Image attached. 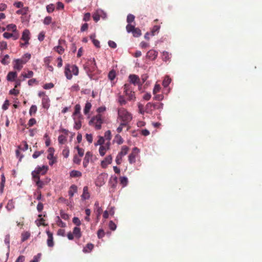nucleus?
<instances>
[{
  "mask_svg": "<svg viewBox=\"0 0 262 262\" xmlns=\"http://www.w3.org/2000/svg\"><path fill=\"white\" fill-rule=\"evenodd\" d=\"M103 123V120L100 114L93 116L89 122V124L95 128L96 130L101 128L102 124Z\"/></svg>",
  "mask_w": 262,
  "mask_h": 262,
  "instance_id": "f257e3e1",
  "label": "nucleus"
},
{
  "mask_svg": "<svg viewBox=\"0 0 262 262\" xmlns=\"http://www.w3.org/2000/svg\"><path fill=\"white\" fill-rule=\"evenodd\" d=\"M118 119L121 121L130 122L132 119V115L126 109L121 107L118 111Z\"/></svg>",
  "mask_w": 262,
  "mask_h": 262,
  "instance_id": "f03ea898",
  "label": "nucleus"
},
{
  "mask_svg": "<svg viewBox=\"0 0 262 262\" xmlns=\"http://www.w3.org/2000/svg\"><path fill=\"white\" fill-rule=\"evenodd\" d=\"M163 104L160 102H148L145 107V112L147 114H151L156 110H160L163 108Z\"/></svg>",
  "mask_w": 262,
  "mask_h": 262,
  "instance_id": "7ed1b4c3",
  "label": "nucleus"
},
{
  "mask_svg": "<svg viewBox=\"0 0 262 262\" xmlns=\"http://www.w3.org/2000/svg\"><path fill=\"white\" fill-rule=\"evenodd\" d=\"M124 93L127 97L128 100H135L136 99L135 92L133 91L130 83H126L124 85Z\"/></svg>",
  "mask_w": 262,
  "mask_h": 262,
  "instance_id": "20e7f679",
  "label": "nucleus"
},
{
  "mask_svg": "<svg viewBox=\"0 0 262 262\" xmlns=\"http://www.w3.org/2000/svg\"><path fill=\"white\" fill-rule=\"evenodd\" d=\"M96 68V63L94 58L90 60L87 63V65L85 67V69L89 75L93 72L95 71Z\"/></svg>",
  "mask_w": 262,
  "mask_h": 262,
  "instance_id": "39448f33",
  "label": "nucleus"
},
{
  "mask_svg": "<svg viewBox=\"0 0 262 262\" xmlns=\"http://www.w3.org/2000/svg\"><path fill=\"white\" fill-rule=\"evenodd\" d=\"M48 167L47 166L36 167L35 170L32 172V177H39V174L43 175L46 173Z\"/></svg>",
  "mask_w": 262,
  "mask_h": 262,
  "instance_id": "423d86ee",
  "label": "nucleus"
},
{
  "mask_svg": "<svg viewBox=\"0 0 262 262\" xmlns=\"http://www.w3.org/2000/svg\"><path fill=\"white\" fill-rule=\"evenodd\" d=\"M27 62V60L24 59H16L14 60L13 68L18 71H20L23 67V64Z\"/></svg>",
  "mask_w": 262,
  "mask_h": 262,
  "instance_id": "0eeeda50",
  "label": "nucleus"
},
{
  "mask_svg": "<svg viewBox=\"0 0 262 262\" xmlns=\"http://www.w3.org/2000/svg\"><path fill=\"white\" fill-rule=\"evenodd\" d=\"M139 152V149L137 147H134L133 149V151L131 154H129L128 156V161L130 164H133L135 163L136 158Z\"/></svg>",
  "mask_w": 262,
  "mask_h": 262,
  "instance_id": "6e6552de",
  "label": "nucleus"
},
{
  "mask_svg": "<svg viewBox=\"0 0 262 262\" xmlns=\"http://www.w3.org/2000/svg\"><path fill=\"white\" fill-rule=\"evenodd\" d=\"M128 78L129 82L134 85H138L139 86H142V83H140V79L138 76L135 74L130 75Z\"/></svg>",
  "mask_w": 262,
  "mask_h": 262,
  "instance_id": "1a4fd4ad",
  "label": "nucleus"
},
{
  "mask_svg": "<svg viewBox=\"0 0 262 262\" xmlns=\"http://www.w3.org/2000/svg\"><path fill=\"white\" fill-rule=\"evenodd\" d=\"M46 233L48 235V239H47L48 246L49 247H53L54 245L53 233L49 230H47Z\"/></svg>",
  "mask_w": 262,
  "mask_h": 262,
  "instance_id": "9d476101",
  "label": "nucleus"
},
{
  "mask_svg": "<svg viewBox=\"0 0 262 262\" xmlns=\"http://www.w3.org/2000/svg\"><path fill=\"white\" fill-rule=\"evenodd\" d=\"M81 106L79 104H77L74 107V112L73 114V117H78V118H83L80 112Z\"/></svg>",
  "mask_w": 262,
  "mask_h": 262,
  "instance_id": "9b49d317",
  "label": "nucleus"
},
{
  "mask_svg": "<svg viewBox=\"0 0 262 262\" xmlns=\"http://www.w3.org/2000/svg\"><path fill=\"white\" fill-rule=\"evenodd\" d=\"M112 160L113 158L111 155L106 156L101 162V167L103 168H106L107 165L112 163Z\"/></svg>",
  "mask_w": 262,
  "mask_h": 262,
  "instance_id": "f8f14e48",
  "label": "nucleus"
},
{
  "mask_svg": "<svg viewBox=\"0 0 262 262\" xmlns=\"http://www.w3.org/2000/svg\"><path fill=\"white\" fill-rule=\"evenodd\" d=\"M92 156L93 155L91 152L87 151L86 152L83 161V166L84 167L86 168L88 166Z\"/></svg>",
  "mask_w": 262,
  "mask_h": 262,
  "instance_id": "ddd939ff",
  "label": "nucleus"
},
{
  "mask_svg": "<svg viewBox=\"0 0 262 262\" xmlns=\"http://www.w3.org/2000/svg\"><path fill=\"white\" fill-rule=\"evenodd\" d=\"M158 52L154 50H150L146 54V57L150 60H155L158 56Z\"/></svg>",
  "mask_w": 262,
  "mask_h": 262,
  "instance_id": "4468645a",
  "label": "nucleus"
},
{
  "mask_svg": "<svg viewBox=\"0 0 262 262\" xmlns=\"http://www.w3.org/2000/svg\"><path fill=\"white\" fill-rule=\"evenodd\" d=\"M81 200L85 201L88 200L90 198V194L89 192V188L88 186H84L83 189V193L81 196Z\"/></svg>",
  "mask_w": 262,
  "mask_h": 262,
  "instance_id": "2eb2a0df",
  "label": "nucleus"
},
{
  "mask_svg": "<svg viewBox=\"0 0 262 262\" xmlns=\"http://www.w3.org/2000/svg\"><path fill=\"white\" fill-rule=\"evenodd\" d=\"M58 42H59V45L57 46V47H55L54 49L56 52L58 53L59 54H62L64 52V49L63 48V47L62 46H60V45L62 42H64V40H62V39H59L58 41Z\"/></svg>",
  "mask_w": 262,
  "mask_h": 262,
  "instance_id": "dca6fc26",
  "label": "nucleus"
},
{
  "mask_svg": "<svg viewBox=\"0 0 262 262\" xmlns=\"http://www.w3.org/2000/svg\"><path fill=\"white\" fill-rule=\"evenodd\" d=\"M64 74L68 79H71L72 75L71 73L70 65L67 64L64 68Z\"/></svg>",
  "mask_w": 262,
  "mask_h": 262,
  "instance_id": "f3484780",
  "label": "nucleus"
},
{
  "mask_svg": "<svg viewBox=\"0 0 262 262\" xmlns=\"http://www.w3.org/2000/svg\"><path fill=\"white\" fill-rule=\"evenodd\" d=\"M73 233L75 236V237L78 239L80 238L82 236L81 229L80 228L78 227H75L74 228L73 230Z\"/></svg>",
  "mask_w": 262,
  "mask_h": 262,
  "instance_id": "a211bd4d",
  "label": "nucleus"
},
{
  "mask_svg": "<svg viewBox=\"0 0 262 262\" xmlns=\"http://www.w3.org/2000/svg\"><path fill=\"white\" fill-rule=\"evenodd\" d=\"M17 76V74L16 72H10L7 76V79L9 81H13Z\"/></svg>",
  "mask_w": 262,
  "mask_h": 262,
  "instance_id": "6ab92c4d",
  "label": "nucleus"
},
{
  "mask_svg": "<svg viewBox=\"0 0 262 262\" xmlns=\"http://www.w3.org/2000/svg\"><path fill=\"white\" fill-rule=\"evenodd\" d=\"M77 192V187L76 185L73 184L72 185L68 191L69 196L72 198L73 196L75 193Z\"/></svg>",
  "mask_w": 262,
  "mask_h": 262,
  "instance_id": "aec40b11",
  "label": "nucleus"
},
{
  "mask_svg": "<svg viewBox=\"0 0 262 262\" xmlns=\"http://www.w3.org/2000/svg\"><path fill=\"white\" fill-rule=\"evenodd\" d=\"M30 33L29 30L28 29H25L23 32L21 39L24 41H27V40H29L30 38Z\"/></svg>",
  "mask_w": 262,
  "mask_h": 262,
  "instance_id": "412c9836",
  "label": "nucleus"
},
{
  "mask_svg": "<svg viewBox=\"0 0 262 262\" xmlns=\"http://www.w3.org/2000/svg\"><path fill=\"white\" fill-rule=\"evenodd\" d=\"M90 39L92 40L94 45L98 48H99L100 47V42L98 40L95 39L96 37V34H92L90 36Z\"/></svg>",
  "mask_w": 262,
  "mask_h": 262,
  "instance_id": "4be33fe9",
  "label": "nucleus"
},
{
  "mask_svg": "<svg viewBox=\"0 0 262 262\" xmlns=\"http://www.w3.org/2000/svg\"><path fill=\"white\" fill-rule=\"evenodd\" d=\"M34 181L35 182L36 185L39 189L42 188L43 187L44 183L40 180L39 177H32Z\"/></svg>",
  "mask_w": 262,
  "mask_h": 262,
  "instance_id": "5701e85b",
  "label": "nucleus"
},
{
  "mask_svg": "<svg viewBox=\"0 0 262 262\" xmlns=\"http://www.w3.org/2000/svg\"><path fill=\"white\" fill-rule=\"evenodd\" d=\"M73 119L75 122V128L76 129H80L81 127V120L82 119V118H78V117H74Z\"/></svg>",
  "mask_w": 262,
  "mask_h": 262,
  "instance_id": "b1692460",
  "label": "nucleus"
},
{
  "mask_svg": "<svg viewBox=\"0 0 262 262\" xmlns=\"http://www.w3.org/2000/svg\"><path fill=\"white\" fill-rule=\"evenodd\" d=\"M94 206L95 210L97 213V218L98 219L102 212V209L101 207L99 206L98 202H95Z\"/></svg>",
  "mask_w": 262,
  "mask_h": 262,
  "instance_id": "393cba45",
  "label": "nucleus"
},
{
  "mask_svg": "<svg viewBox=\"0 0 262 262\" xmlns=\"http://www.w3.org/2000/svg\"><path fill=\"white\" fill-rule=\"evenodd\" d=\"M30 233L28 231L23 232L21 234V242H24L30 237Z\"/></svg>",
  "mask_w": 262,
  "mask_h": 262,
  "instance_id": "a878e982",
  "label": "nucleus"
},
{
  "mask_svg": "<svg viewBox=\"0 0 262 262\" xmlns=\"http://www.w3.org/2000/svg\"><path fill=\"white\" fill-rule=\"evenodd\" d=\"M128 150L129 147L126 145H123L121 147V150L118 154L123 157L127 154Z\"/></svg>",
  "mask_w": 262,
  "mask_h": 262,
  "instance_id": "bb28decb",
  "label": "nucleus"
},
{
  "mask_svg": "<svg viewBox=\"0 0 262 262\" xmlns=\"http://www.w3.org/2000/svg\"><path fill=\"white\" fill-rule=\"evenodd\" d=\"M92 107V104L90 102H86L83 110V113L85 115H88Z\"/></svg>",
  "mask_w": 262,
  "mask_h": 262,
  "instance_id": "cd10ccee",
  "label": "nucleus"
},
{
  "mask_svg": "<svg viewBox=\"0 0 262 262\" xmlns=\"http://www.w3.org/2000/svg\"><path fill=\"white\" fill-rule=\"evenodd\" d=\"M93 248H94V245L91 243H89V244H88L86 245V246L83 248V251L84 253H88V252H91Z\"/></svg>",
  "mask_w": 262,
  "mask_h": 262,
  "instance_id": "c85d7f7f",
  "label": "nucleus"
},
{
  "mask_svg": "<svg viewBox=\"0 0 262 262\" xmlns=\"http://www.w3.org/2000/svg\"><path fill=\"white\" fill-rule=\"evenodd\" d=\"M9 58V56L8 54H6L1 60H0L1 62L3 65H7L10 63Z\"/></svg>",
  "mask_w": 262,
  "mask_h": 262,
  "instance_id": "c756f323",
  "label": "nucleus"
},
{
  "mask_svg": "<svg viewBox=\"0 0 262 262\" xmlns=\"http://www.w3.org/2000/svg\"><path fill=\"white\" fill-rule=\"evenodd\" d=\"M6 207L8 211H11L14 208V202L12 200H9Z\"/></svg>",
  "mask_w": 262,
  "mask_h": 262,
  "instance_id": "7c9ffc66",
  "label": "nucleus"
},
{
  "mask_svg": "<svg viewBox=\"0 0 262 262\" xmlns=\"http://www.w3.org/2000/svg\"><path fill=\"white\" fill-rule=\"evenodd\" d=\"M118 144L120 145L122 144L124 142L123 138L119 134H117L115 136L114 140Z\"/></svg>",
  "mask_w": 262,
  "mask_h": 262,
  "instance_id": "2f4dec72",
  "label": "nucleus"
},
{
  "mask_svg": "<svg viewBox=\"0 0 262 262\" xmlns=\"http://www.w3.org/2000/svg\"><path fill=\"white\" fill-rule=\"evenodd\" d=\"M82 176V173L78 170H73L70 172V176L73 178L80 177Z\"/></svg>",
  "mask_w": 262,
  "mask_h": 262,
  "instance_id": "473e14b6",
  "label": "nucleus"
},
{
  "mask_svg": "<svg viewBox=\"0 0 262 262\" xmlns=\"http://www.w3.org/2000/svg\"><path fill=\"white\" fill-rule=\"evenodd\" d=\"M71 73H73L74 75H78L79 73V70L78 67L76 65L70 66Z\"/></svg>",
  "mask_w": 262,
  "mask_h": 262,
  "instance_id": "72a5a7b5",
  "label": "nucleus"
},
{
  "mask_svg": "<svg viewBox=\"0 0 262 262\" xmlns=\"http://www.w3.org/2000/svg\"><path fill=\"white\" fill-rule=\"evenodd\" d=\"M160 29V26L158 25H155L153 27L152 29L151 30L150 33L151 35L154 36L156 34L158 33Z\"/></svg>",
  "mask_w": 262,
  "mask_h": 262,
  "instance_id": "f704fd0d",
  "label": "nucleus"
},
{
  "mask_svg": "<svg viewBox=\"0 0 262 262\" xmlns=\"http://www.w3.org/2000/svg\"><path fill=\"white\" fill-rule=\"evenodd\" d=\"M171 79L168 76L165 77L163 81L162 85L164 87H167L170 83Z\"/></svg>",
  "mask_w": 262,
  "mask_h": 262,
  "instance_id": "c9c22d12",
  "label": "nucleus"
},
{
  "mask_svg": "<svg viewBox=\"0 0 262 262\" xmlns=\"http://www.w3.org/2000/svg\"><path fill=\"white\" fill-rule=\"evenodd\" d=\"M132 34L135 37H138L142 34L141 30L138 28H136L135 29H134Z\"/></svg>",
  "mask_w": 262,
  "mask_h": 262,
  "instance_id": "e433bc0d",
  "label": "nucleus"
},
{
  "mask_svg": "<svg viewBox=\"0 0 262 262\" xmlns=\"http://www.w3.org/2000/svg\"><path fill=\"white\" fill-rule=\"evenodd\" d=\"M120 184L122 185L123 187H125L127 185L128 183V179L125 177H120Z\"/></svg>",
  "mask_w": 262,
  "mask_h": 262,
  "instance_id": "4c0bfd02",
  "label": "nucleus"
},
{
  "mask_svg": "<svg viewBox=\"0 0 262 262\" xmlns=\"http://www.w3.org/2000/svg\"><path fill=\"white\" fill-rule=\"evenodd\" d=\"M58 142L61 144H63L67 141V136L65 135H61L58 138Z\"/></svg>",
  "mask_w": 262,
  "mask_h": 262,
  "instance_id": "58836bf2",
  "label": "nucleus"
},
{
  "mask_svg": "<svg viewBox=\"0 0 262 262\" xmlns=\"http://www.w3.org/2000/svg\"><path fill=\"white\" fill-rule=\"evenodd\" d=\"M7 30L9 31H12V32L16 33L17 32L16 26L14 24H9L7 27Z\"/></svg>",
  "mask_w": 262,
  "mask_h": 262,
  "instance_id": "ea45409f",
  "label": "nucleus"
},
{
  "mask_svg": "<svg viewBox=\"0 0 262 262\" xmlns=\"http://www.w3.org/2000/svg\"><path fill=\"white\" fill-rule=\"evenodd\" d=\"M118 102L121 105H125L127 103L126 100L122 95H119L118 97Z\"/></svg>",
  "mask_w": 262,
  "mask_h": 262,
  "instance_id": "a19ab883",
  "label": "nucleus"
},
{
  "mask_svg": "<svg viewBox=\"0 0 262 262\" xmlns=\"http://www.w3.org/2000/svg\"><path fill=\"white\" fill-rule=\"evenodd\" d=\"M33 72L32 71H28L27 74L23 73L21 74V76L24 77L23 80H24L25 79V78H31L33 76Z\"/></svg>",
  "mask_w": 262,
  "mask_h": 262,
  "instance_id": "79ce46f5",
  "label": "nucleus"
},
{
  "mask_svg": "<svg viewBox=\"0 0 262 262\" xmlns=\"http://www.w3.org/2000/svg\"><path fill=\"white\" fill-rule=\"evenodd\" d=\"M47 159L49 160V165H53L54 163H56L57 160L56 158L54 157V155H52V157L50 158L49 157V155H48Z\"/></svg>",
  "mask_w": 262,
  "mask_h": 262,
  "instance_id": "37998d69",
  "label": "nucleus"
},
{
  "mask_svg": "<svg viewBox=\"0 0 262 262\" xmlns=\"http://www.w3.org/2000/svg\"><path fill=\"white\" fill-rule=\"evenodd\" d=\"M37 110V106L35 105H32L29 110V115L30 116H32L33 115H34Z\"/></svg>",
  "mask_w": 262,
  "mask_h": 262,
  "instance_id": "c03bdc74",
  "label": "nucleus"
},
{
  "mask_svg": "<svg viewBox=\"0 0 262 262\" xmlns=\"http://www.w3.org/2000/svg\"><path fill=\"white\" fill-rule=\"evenodd\" d=\"M116 72L114 70H111L108 75V77L111 81L113 80L116 77Z\"/></svg>",
  "mask_w": 262,
  "mask_h": 262,
  "instance_id": "a18cd8bd",
  "label": "nucleus"
},
{
  "mask_svg": "<svg viewBox=\"0 0 262 262\" xmlns=\"http://www.w3.org/2000/svg\"><path fill=\"white\" fill-rule=\"evenodd\" d=\"M170 55L167 52H163L162 53V59L164 61H167L170 58Z\"/></svg>",
  "mask_w": 262,
  "mask_h": 262,
  "instance_id": "49530a36",
  "label": "nucleus"
},
{
  "mask_svg": "<svg viewBox=\"0 0 262 262\" xmlns=\"http://www.w3.org/2000/svg\"><path fill=\"white\" fill-rule=\"evenodd\" d=\"M107 150V149L105 146H104L103 145L100 146L99 149V154L101 156H103Z\"/></svg>",
  "mask_w": 262,
  "mask_h": 262,
  "instance_id": "de8ad7c7",
  "label": "nucleus"
},
{
  "mask_svg": "<svg viewBox=\"0 0 262 262\" xmlns=\"http://www.w3.org/2000/svg\"><path fill=\"white\" fill-rule=\"evenodd\" d=\"M49 100L47 96L44 97L42 99V103L43 107H48L49 106Z\"/></svg>",
  "mask_w": 262,
  "mask_h": 262,
  "instance_id": "09e8293b",
  "label": "nucleus"
},
{
  "mask_svg": "<svg viewBox=\"0 0 262 262\" xmlns=\"http://www.w3.org/2000/svg\"><path fill=\"white\" fill-rule=\"evenodd\" d=\"M104 138L105 140H107V141H110L111 138H112V135H111V132L110 130H107L106 132H105V134H104V137H103Z\"/></svg>",
  "mask_w": 262,
  "mask_h": 262,
  "instance_id": "8fccbe9b",
  "label": "nucleus"
},
{
  "mask_svg": "<svg viewBox=\"0 0 262 262\" xmlns=\"http://www.w3.org/2000/svg\"><path fill=\"white\" fill-rule=\"evenodd\" d=\"M46 8L48 13H51L53 12L55 9L54 5L53 4H50L47 5Z\"/></svg>",
  "mask_w": 262,
  "mask_h": 262,
  "instance_id": "3c124183",
  "label": "nucleus"
},
{
  "mask_svg": "<svg viewBox=\"0 0 262 262\" xmlns=\"http://www.w3.org/2000/svg\"><path fill=\"white\" fill-rule=\"evenodd\" d=\"M135 18V17L134 15L129 14L127 16L126 21L128 24H130L134 21Z\"/></svg>",
  "mask_w": 262,
  "mask_h": 262,
  "instance_id": "603ef678",
  "label": "nucleus"
},
{
  "mask_svg": "<svg viewBox=\"0 0 262 262\" xmlns=\"http://www.w3.org/2000/svg\"><path fill=\"white\" fill-rule=\"evenodd\" d=\"M52 18L51 16H46L43 19V24L48 25L52 22Z\"/></svg>",
  "mask_w": 262,
  "mask_h": 262,
  "instance_id": "864d4df0",
  "label": "nucleus"
},
{
  "mask_svg": "<svg viewBox=\"0 0 262 262\" xmlns=\"http://www.w3.org/2000/svg\"><path fill=\"white\" fill-rule=\"evenodd\" d=\"M98 137L99 139L97 141V143H95V145H99L100 146H102L104 143L105 139L103 137L101 136H99Z\"/></svg>",
  "mask_w": 262,
  "mask_h": 262,
  "instance_id": "5fc2aeb1",
  "label": "nucleus"
},
{
  "mask_svg": "<svg viewBox=\"0 0 262 262\" xmlns=\"http://www.w3.org/2000/svg\"><path fill=\"white\" fill-rule=\"evenodd\" d=\"M136 28L133 25H130V24H128L126 27V31H127V32L128 33H130V32H133V31H134V29H135Z\"/></svg>",
  "mask_w": 262,
  "mask_h": 262,
  "instance_id": "6e6d98bb",
  "label": "nucleus"
},
{
  "mask_svg": "<svg viewBox=\"0 0 262 262\" xmlns=\"http://www.w3.org/2000/svg\"><path fill=\"white\" fill-rule=\"evenodd\" d=\"M7 48V43L6 41H0V50L3 51Z\"/></svg>",
  "mask_w": 262,
  "mask_h": 262,
  "instance_id": "4d7b16f0",
  "label": "nucleus"
},
{
  "mask_svg": "<svg viewBox=\"0 0 262 262\" xmlns=\"http://www.w3.org/2000/svg\"><path fill=\"white\" fill-rule=\"evenodd\" d=\"M28 11V8H24L23 9L18 10L16 11V13L18 14L26 15Z\"/></svg>",
  "mask_w": 262,
  "mask_h": 262,
  "instance_id": "13d9d810",
  "label": "nucleus"
},
{
  "mask_svg": "<svg viewBox=\"0 0 262 262\" xmlns=\"http://www.w3.org/2000/svg\"><path fill=\"white\" fill-rule=\"evenodd\" d=\"M161 89L160 85L159 84H156L155 85L154 90H153V94L155 95L157 93L159 92Z\"/></svg>",
  "mask_w": 262,
  "mask_h": 262,
  "instance_id": "bf43d9fd",
  "label": "nucleus"
},
{
  "mask_svg": "<svg viewBox=\"0 0 262 262\" xmlns=\"http://www.w3.org/2000/svg\"><path fill=\"white\" fill-rule=\"evenodd\" d=\"M75 148L77 149L78 155L80 157H82L84 155V149L79 147L78 146H76Z\"/></svg>",
  "mask_w": 262,
  "mask_h": 262,
  "instance_id": "052dcab7",
  "label": "nucleus"
},
{
  "mask_svg": "<svg viewBox=\"0 0 262 262\" xmlns=\"http://www.w3.org/2000/svg\"><path fill=\"white\" fill-rule=\"evenodd\" d=\"M73 223L77 226H80L81 224V221L77 217H74L73 218Z\"/></svg>",
  "mask_w": 262,
  "mask_h": 262,
  "instance_id": "680f3d73",
  "label": "nucleus"
},
{
  "mask_svg": "<svg viewBox=\"0 0 262 262\" xmlns=\"http://www.w3.org/2000/svg\"><path fill=\"white\" fill-rule=\"evenodd\" d=\"M36 123V120L35 118L30 119L28 123V125L29 127H32L34 124Z\"/></svg>",
  "mask_w": 262,
  "mask_h": 262,
  "instance_id": "e2e57ef3",
  "label": "nucleus"
},
{
  "mask_svg": "<svg viewBox=\"0 0 262 262\" xmlns=\"http://www.w3.org/2000/svg\"><path fill=\"white\" fill-rule=\"evenodd\" d=\"M57 224L58 226L64 228L66 227V224L63 222L58 217V221L57 222Z\"/></svg>",
  "mask_w": 262,
  "mask_h": 262,
  "instance_id": "0e129e2a",
  "label": "nucleus"
},
{
  "mask_svg": "<svg viewBox=\"0 0 262 262\" xmlns=\"http://www.w3.org/2000/svg\"><path fill=\"white\" fill-rule=\"evenodd\" d=\"M54 85L53 83H46L45 84L43 85V88L44 89H46V90H48V89H52L54 87Z\"/></svg>",
  "mask_w": 262,
  "mask_h": 262,
  "instance_id": "69168bd1",
  "label": "nucleus"
},
{
  "mask_svg": "<svg viewBox=\"0 0 262 262\" xmlns=\"http://www.w3.org/2000/svg\"><path fill=\"white\" fill-rule=\"evenodd\" d=\"M105 235L104 231L103 229H99L97 232V236L99 238H102Z\"/></svg>",
  "mask_w": 262,
  "mask_h": 262,
  "instance_id": "338daca9",
  "label": "nucleus"
},
{
  "mask_svg": "<svg viewBox=\"0 0 262 262\" xmlns=\"http://www.w3.org/2000/svg\"><path fill=\"white\" fill-rule=\"evenodd\" d=\"M69 149L66 147L62 150V155L64 158H67L69 157Z\"/></svg>",
  "mask_w": 262,
  "mask_h": 262,
  "instance_id": "774afa93",
  "label": "nucleus"
}]
</instances>
